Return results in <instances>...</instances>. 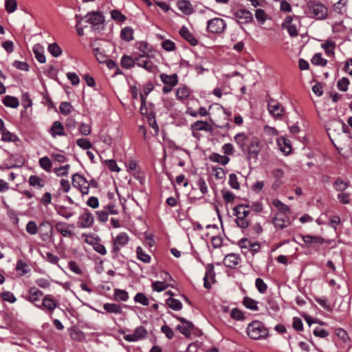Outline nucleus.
<instances>
[{"mask_svg":"<svg viewBox=\"0 0 352 352\" xmlns=\"http://www.w3.org/2000/svg\"><path fill=\"white\" fill-rule=\"evenodd\" d=\"M233 212L237 226L243 230L248 228L250 223L249 205L239 204L233 208Z\"/></svg>","mask_w":352,"mask_h":352,"instance_id":"f257e3e1","label":"nucleus"},{"mask_svg":"<svg viewBox=\"0 0 352 352\" xmlns=\"http://www.w3.org/2000/svg\"><path fill=\"white\" fill-rule=\"evenodd\" d=\"M248 336L253 340H259L268 336V329L259 321H254L248 324L246 330Z\"/></svg>","mask_w":352,"mask_h":352,"instance_id":"f03ea898","label":"nucleus"},{"mask_svg":"<svg viewBox=\"0 0 352 352\" xmlns=\"http://www.w3.org/2000/svg\"><path fill=\"white\" fill-rule=\"evenodd\" d=\"M130 240L129 234L124 232L118 234L112 240V258L116 259L120 256V252L122 248L127 245Z\"/></svg>","mask_w":352,"mask_h":352,"instance_id":"7ed1b4c3","label":"nucleus"},{"mask_svg":"<svg viewBox=\"0 0 352 352\" xmlns=\"http://www.w3.org/2000/svg\"><path fill=\"white\" fill-rule=\"evenodd\" d=\"M232 19L241 26L254 21L252 12L246 9H236L232 11Z\"/></svg>","mask_w":352,"mask_h":352,"instance_id":"20e7f679","label":"nucleus"},{"mask_svg":"<svg viewBox=\"0 0 352 352\" xmlns=\"http://www.w3.org/2000/svg\"><path fill=\"white\" fill-rule=\"evenodd\" d=\"M58 301L54 299L52 295H45L42 298L41 303L38 306V309L45 311V313L52 315L54 310L58 307Z\"/></svg>","mask_w":352,"mask_h":352,"instance_id":"39448f33","label":"nucleus"},{"mask_svg":"<svg viewBox=\"0 0 352 352\" xmlns=\"http://www.w3.org/2000/svg\"><path fill=\"white\" fill-rule=\"evenodd\" d=\"M261 146L260 141L258 138H250L248 141V144L246 146L245 153H247L248 158L256 159L260 153Z\"/></svg>","mask_w":352,"mask_h":352,"instance_id":"423d86ee","label":"nucleus"},{"mask_svg":"<svg viewBox=\"0 0 352 352\" xmlns=\"http://www.w3.org/2000/svg\"><path fill=\"white\" fill-rule=\"evenodd\" d=\"M226 28V23L221 18L216 17L207 22V30L211 33H221L225 30Z\"/></svg>","mask_w":352,"mask_h":352,"instance_id":"0eeeda50","label":"nucleus"},{"mask_svg":"<svg viewBox=\"0 0 352 352\" xmlns=\"http://www.w3.org/2000/svg\"><path fill=\"white\" fill-rule=\"evenodd\" d=\"M72 184L79 189L82 195H87L89 192V183L82 175L76 173L72 176Z\"/></svg>","mask_w":352,"mask_h":352,"instance_id":"6e6552de","label":"nucleus"},{"mask_svg":"<svg viewBox=\"0 0 352 352\" xmlns=\"http://www.w3.org/2000/svg\"><path fill=\"white\" fill-rule=\"evenodd\" d=\"M309 14L317 19H324L327 16V8L321 3H312L309 7Z\"/></svg>","mask_w":352,"mask_h":352,"instance_id":"1a4fd4ad","label":"nucleus"},{"mask_svg":"<svg viewBox=\"0 0 352 352\" xmlns=\"http://www.w3.org/2000/svg\"><path fill=\"white\" fill-rule=\"evenodd\" d=\"M38 236L43 241H49L53 233L52 226L47 221H42L38 226Z\"/></svg>","mask_w":352,"mask_h":352,"instance_id":"9d476101","label":"nucleus"},{"mask_svg":"<svg viewBox=\"0 0 352 352\" xmlns=\"http://www.w3.org/2000/svg\"><path fill=\"white\" fill-rule=\"evenodd\" d=\"M267 109L270 113L277 119H281L285 112L283 105L272 99L268 102Z\"/></svg>","mask_w":352,"mask_h":352,"instance_id":"9b49d317","label":"nucleus"},{"mask_svg":"<svg viewBox=\"0 0 352 352\" xmlns=\"http://www.w3.org/2000/svg\"><path fill=\"white\" fill-rule=\"evenodd\" d=\"M43 296V292L42 291L36 287H32L29 289L25 299L38 308V306L41 304L39 302Z\"/></svg>","mask_w":352,"mask_h":352,"instance_id":"f8f14e48","label":"nucleus"},{"mask_svg":"<svg viewBox=\"0 0 352 352\" xmlns=\"http://www.w3.org/2000/svg\"><path fill=\"white\" fill-rule=\"evenodd\" d=\"M85 22L90 23L93 28L97 29V26L104 23V17L101 12H91L87 14L85 17Z\"/></svg>","mask_w":352,"mask_h":352,"instance_id":"ddd939ff","label":"nucleus"},{"mask_svg":"<svg viewBox=\"0 0 352 352\" xmlns=\"http://www.w3.org/2000/svg\"><path fill=\"white\" fill-rule=\"evenodd\" d=\"M148 332L146 329L142 326H139L135 328L132 333L125 335L124 339L127 342H137L145 338Z\"/></svg>","mask_w":352,"mask_h":352,"instance_id":"4468645a","label":"nucleus"},{"mask_svg":"<svg viewBox=\"0 0 352 352\" xmlns=\"http://www.w3.org/2000/svg\"><path fill=\"white\" fill-rule=\"evenodd\" d=\"M136 65L145 69L149 72H153L155 69V65L148 58L146 54H140L135 57Z\"/></svg>","mask_w":352,"mask_h":352,"instance_id":"2eb2a0df","label":"nucleus"},{"mask_svg":"<svg viewBox=\"0 0 352 352\" xmlns=\"http://www.w3.org/2000/svg\"><path fill=\"white\" fill-rule=\"evenodd\" d=\"M94 222L93 214L88 210H85L78 217V226L81 228H89Z\"/></svg>","mask_w":352,"mask_h":352,"instance_id":"dca6fc26","label":"nucleus"},{"mask_svg":"<svg viewBox=\"0 0 352 352\" xmlns=\"http://www.w3.org/2000/svg\"><path fill=\"white\" fill-rule=\"evenodd\" d=\"M274 227L278 229H283L290 225V220L287 214L278 213L272 219Z\"/></svg>","mask_w":352,"mask_h":352,"instance_id":"f3484780","label":"nucleus"},{"mask_svg":"<svg viewBox=\"0 0 352 352\" xmlns=\"http://www.w3.org/2000/svg\"><path fill=\"white\" fill-rule=\"evenodd\" d=\"M302 239L303 242L309 248L317 245H322L324 242V239L323 237L317 235H303L302 236Z\"/></svg>","mask_w":352,"mask_h":352,"instance_id":"a211bd4d","label":"nucleus"},{"mask_svg":"<svg viewBox=\"0 0 352 352\" xmlns=\"http://www.w3.org/2000/svg\"><path fill=\"white\" fill-rule=\"evenodd\" d=\"M69 228H74V225L67 224L65 222H57L55 224V228L65 237H72L74 236L73 232L69 229Z\"/></svg>","mask_w":352,"mask_h":352,"instance_id":"6ab92c4d","label":"nucleus"},{"mask_svg":"<svg viewBox=\"0 0 352 352\" xmlns=\"http://www.w3.org/2000/svg\"><path fill=\"white\" fill-rule=\"evenodd\" d=\"M48 132L54 138H56L57 136H65L66 135L64 126L60 121L54 122Z\"/></svg>","mask_w":352,"mask_h":352,"instance_id":"aec40b11","label":"nucleus"},{"mask_svg":"<svg viewBox=\"0 0 352 352\" xmlns=\"http://www.w3.org/2000/svg\"><path fill=\"white\" fill-rule=\"evenodd\" d=\"M241 261V257L239 254L230 253L227 254L223 259V264L230 268H234Z\"/></svg>","mask_w":352,"mask_h":352,"instance_id":"412c9836","label":"nucleus"},{"mask_svg":"<svg viewBox=\"0 0 352 352\" xmlns=\"http://www.w3.org/2000/svg\"><path fill=\"white\" fill-rule=\"evenodd\" d=\"M215 273L214 267L212 265H208L206 268L205 276L204 278V287L209 289L211 287V284L214 283Z\"/></svg>","mask_w":352,"mask_h":352,"instance_id":"4be33fe9","label":"nucleus"},{"mask_svg":"<svg viewBox=\"0 0 352 352\" xmlns=\"http://www.w3.org/2000/svg\"><path fill=\"white\" fill-rule=\"evenodd\" d=\"M234 139L238 146L243 153H245L246 151V146L248 144V141L250 138L244 133H239L234 136Z\"/></svg>","mask_w":352,"mask_h":352,"instance_id":"5701e85b","label":"nucleus"},{"mask_svg":"<svg viewBox=\"0 0 352 352\" xmlns=\"http://www.w3.org/2000/svg\"><path fill=\"white\" fill-rule=\"evenodd\" d=\"M160 78L165 85L175 87L178 83V76L176 74L168 75L165 73H162L160 75Z\"/></svg>","mask_w":352,"mask_h":352,"instance_id":"b1692460","label":"nucleus"},{"mask_svg":"<svg viewBox=\"0 0 352 352\" xmlns=\"http://www.w3.org/2000/svg\"><path fill=\"white\" fill-rule=\"evenodd\" d=\"M191 129L192 131H210L212 130V126L207 122L198 120L191 124Z\"/></svg>","mask_w":352,"mask_h":352,"instance_id":"393cba45","label":"nucleus"},{"mask_svg":"<svg viewBox=\"0 0 352 352\" xmlns=\"http://www.w3.org/2000/svg\"><path fill=\"white\" fill-rule=\"evenodd\" d=\"M177 7L184 14L189 15L191 14L194 10L190 3L187 0H181L177 2Z\"/></svg>","mask_w":352,"mask_h":352,"instance_id":"a878e982","label":"nucleus"},{"mask_svg":"<svg viewBox=\"0 0 352 352\" xmlns=\"http://www.w3.org/2000/svg\"><path fill=\"white\" fill-rule=\"evenodd\" d=\"M277 143L280 147V150L285 153L289 155L292 151L290 141L285 138H280L278 140Z\"/></svg>","mask_w":352,"mask_h":352,"instance_id":"bb28decb","label":"nucleus"},{"mask_svg":"<svg viewBox=\"0 0 352 352\" xmlns=\"http://www.w3.org/2000/svg\"><path fill=\"white\" fill-rule=\"evenodd\" d=\"M179 34L184 38L188 41L190 45L195 46L197 44V39L190 32L186 27L183 26L179 30Z\"/></svg>","mask_w":352,"mask_h":352,"instance_id":"cd10ccee","label":"nucleus"},{"mask_svg":"<svg viewBox=\"0 0 352 352\" xmlns=\"http://www.w3.org/2000/svg\"><path fill=\"white\" fill-rule=\"evenodd\" d=\"M103 309L109 314H120L122 312V306L116 303H104Z\"/></svg>","mask_w":352,"mask_h":352,"instance_id":"c85d7f7f","label":"nucleus"},{"mask_svg":"<svg viewBox=\"0 0 352 352\" xmlns=\"http://www.w3.org/2000/svg\"><path fill=\"white\" fill-rule=\"evenodd\" d=\"M93 47L94 54L97 60L100 63H104L108 58L103 50H101L99 47L96 46V43L91 44Z\"/></svg>","mask_w":352,"mask_h":352,"instance_id":"c756f323","label":"nucleus"},{"mask_svg":"<svg viewBox=\"0 0 352 352\" xmlns=\"http://www.w3.org/2000/svg\"><path fill=\"white\" fill-rule=\"evenodd\" d=\"M120 65L124 69H131L136 65L135 57L133 58L130 56L124 55L121 58Z\"/></svg>","mask_w":352,"mask_h":352,"instance_id":"7c9ffc66","label":"nucleus"},{"mask_svg":"<svg viewBox=\"0 0 352 352\" xmlns=\"http://www.w3.org/2000/svg\"><path fill=\"white\" fill-rule=\"evenodd\" d=\"M193 329L194 325L192 322H186V324L177 326V329L187 338L190 336L191 331Z\"/></svg>","mask_w":352,"mask_h":352,"instance_id":"2f4dec72","label":"nucleus"},{"mask_svg":"<svg viewBox=\"0 0 352 352\" xmlns=\"http://www.w3.org/2000/svg\"><path fill=\"white\" fill-rule=\"evenodd\" d=\"M190 94V89L186 85L180 86L176 91V97L180 100H186Z\"/></svg>","mask_w":352,"mask_h":352,"instance_id":"473e14b6","label":"nucleus"},{"mask_svg":"<svg viewBox=\"0 0 352 352\" xmlns=\"http://www.w3.org/2000/svg\"><path fill=\"white\" fill-rule=\"evenodd\" d=\"M209 158L210 161L221 164L222 165H226L230 161V158L228 156L221 155L215 153H212Z\"/></svg>","mask_w":352,"mask_h":352,"instance_id":"72a5a7b5","label":"nucleus"},{"mask_svg":"<svg viewBox=\"0 0 352 352\" xmlns=\"http://www.w3.org/2000/svg\"><path fill=\"white\" fill-rule=\"evenodd\" d=\"M349 186V183L347 181H344L340 177L337 178L333 184V188L337 191L343 192Z\"/></svg>","mask_w":352,"mask_h":352,"instance_id":"f704fd0d","label":"nucleus"},{"mask_svg":"<svg viewBox=\"0 0 352 352\" xmlns=\"http://www.w3.org/2000/svg\"><path fill=\"white\" fill-rule=\"evenodd\" d=\"M56 212L61 217L68 219L74 215V212L67 207L59 206L55 208Z\"/></svg>","mask_w":352,"mask_h":352,"instance_id":"c9c22d12","label":"nucleus"},{"mask_svg":"<svg viewBox=\"0 0 352 352\" xmlns=\"http://www.w3.org/2000/svg\"><path fill=\"white\" fill-rule=\"evenodd\" d=\"M33 52L35 54V58L39 63H45L46 59L43 53V49L41 45L38 44L35 45L33 47Z\"/></svg>","mask_w":352,"mask_h":352,"instance_id":"e433bc0d","label":"nucleus"},{"mask_svg":"<svg viewBox=\"0 0 352 352\" xmlns=\"http://www.w3.org/2000/svg\"><path fill=\"white\" fill-rule=\"evenodd\" d=\"M241 248L250 249L253 252H258L260 250V245L258 243H252L248 239H243L240 241Z\"/></svg>","mask_w":352,"mask_h":352,"instance_id":"4c0bfd02","label":"nucleus"},{"mask_svg":"<svg viewBox=\"0 0 352 352\" xmlns=\"http://www.w3.org/2000/svg\"><path fill=\"white\" fill-rule=\"evenodd\" d=\"M120 37L126 42L133 40V30L130 27L124 28L120 32Z\"/></svg>","mask_w":352,"mask_h":352,"instance_id":"58836bf2","label":"nucleus"},{"mask_svg":"<svg viewBox=\"0 0 352 352\" xmlns=\"http://www.w3.org/2000/svg\"><path fill=\"white\" fill-rule=\"evenodd\" d=\"M113 298L118 301L125 302L129 299L128 292L120 289H115L113 292Z\"/></svg>","mask_w":352,"mask_h":352,"instance_id":"ea45409f","label":"nucleus"},{"mask_svg":"<svg viewBox=\"0 0 352 352\" xmlns=\"http://www.w3.org/2000/svg\"><path fill=\"white\" fill-rule=\"evenodd\" d=\"M38 164L46 172L50 173L52 171V162L48 157L45 156L40 158Z\"/></svg>","mask_w":352,"mask_h":352,"instance_id":"a19ab883","label":"nucleus"},{"mask_svg":"<svg viewBox=\"0 0 352 352\" xmlns=\"http://www.w3.org/2000/svg\"><path fill=\"white\" fill-rule=\"evenodd\" d=\"M16 271L22 276L28 274L30 271V269L28 264L22 260H19L16 263Z\"/></svg>","mask_w":352,"mask_h":352,"instance_id":"79ce46f5","label":"nucleus"},{"mask_svg":"<svg viewBox=\"0 0 352 352\" xmlns=\"http://www.w3.org/2000/svg\"><path fill=\"white\" fill-rule=\"evenodd\" d=\"M3 103L5 106L12 108H16L19 105V100L14 96H6L3 99Z\"/></svg>","mask_w":352,"mask_h":352,"instance_id":"37998d69","label":"nucleus"},{"mask_svg":"<svg viewBox=\"0 0 352 352\" xmlns=\"http://www.w3.org/2000/svg\"><path fill=\"white\" fill-rule=\"evenodd\" d=\"M28 182L30 186L38 188H41L45 185L43 179L37 175L30 176Z\"/></svg>","mask_w":352,"mask_h":352,"instance_id":"c03bdc74","label":"nucleus"},{"mask_svg":"<svg viewBox=\"0 0 352 352\" xmlns=\"http://www.w3.org/2000/svg\"><path fill=\"white\" fill-rule=\"evenodd\" d=\"M1 140L3 142H15L19 141V138L14 133H12L5 129L1 132Z\"/></svg>","mask_w":352,"mask_h":352,"instance_id":"a18cd8bd","label":"nucleus"},{"mask_svg":"<svg viewBox=\"0 0 352 352\" xmlns=\"http://www.w3.org/2000/svg\"><path fill=\"white\" fill-rule=\"evenodd\" d=\"M272 204L278 210L280 214H287L289 212V208L288 206L283 204L279 199H275L272 201Z\"/></svg>","mask_w":352,"mask_h":352,"instance_id":"49530a36","label":"nucleus"},{"mask_svg":"<svg viewBox=\"0 0 352 352\" xmlns=\"http://www.w3.org/2000/svg\"><path fill=\"white\" fill-rule=\"evenodd\" d=\"M137 258L144 263H148L151 261V256L146 254L140 246L136 248Z\"/></svg>","mask_w":352,"mask_h":352,"instance_id":"de8ad7c7","label":"nucleus"},{"mask_svg":"<svg viewBox=\"0 0 352 352\" xmlns=\"http://www.w3.org/2000/svg\"><path fill=\"white\" fill-rule=\"evenodd\" d=\"M243 305L250 310L256 311L258 309V302L250 297H245L243 298Z\"/></svg>","mask_w":352,"mask_h":352,"instance_id":"09e8293b","label":"nucleus"},{"mask_svg":"<svg viewBox=\"0 0 352 352\" xmlns=\"http://www.w3.org/2000/svg\"><path fill=\"white\" fill-rule=\"evenodd\" d=\"M311 62L313 65L325 66L327 64V60L322 58L321 53H316L312 57Z\"/></svg>","mask_w":352,"mask_h":352,"instance_id":"8fccbe9b","label":"nucleus"},{"mask_svg":"<svg viewBox=\"0 0 352 352\" xmlns=\"http://www.w3.org/2000/svg\"><path fill=\"white\" fill-rule=\"evenodd\" d=\"M166 303L170 308L175 311H179L182 309V304L177 299L169 298L166 300Z\"/></svg>","mask_w":352,"mask_h":352,"instance_id":"3c124183","label":"nucleus"},{"mask_svg":"<svg viewBox=\"0 0 352 352\" xmlns=\"http://www.w3.org/2000/svg\"><path fill=\"white\" fill-rule=\"evenodd\" d=\"M47 50L52 54V56L56 58L58 57L62 54V50L56 43L50 44L48 45Z\"/></svg>","mask_w":352,"mask_h":352,"instance_id":"603ef678","label":"nucleus"},{"mask_svg":"<svg viewBox=\"0 0 352 352\" xmlns=\"http://www.w3.org/2000/svg\"><path fill=\"white\" fill-rule=\"evenodd\" d=\"M267 309L270 314H274L279 311V306L275 300L270 298L267 300Z\"/></svg>","mask_w":352,"mask_h":352,"instance_id":"864d4df0","label":"nucleus"},{"mask_svg":"<svg viewBox=\"0 0 352 352\" xmlns=\"http://www.w3.org/2000/svg\"><path fill=\"white\" fill-rule=\"evenodd\" d=\"M25 230L28 234L34 235L38 232V226L35 221H30L26 224Z\"/></svg>","mask_w":352,"mask_h":352,"instance_id":"5fc2aeb1","label":"nucleus"},{"mask_svg":"<svg viewBox=\"0 0 352 352\" xmlns=\"http://www.w3.org/2000/svg\"><path fill=\"white\" fill-rule=\"evenodd\" d=\"M322 47L328 56L334 54L335 43L332 41H327L322 44Z\"/></svg>","mask_w":352,"mask_h":352,"instance_id":"6e6d98bb","label":"nucleus"},{"mask_svg":"<svg viewBox=\"0 0 352 352\" xmlns=\"http://www.w3.org/2000/svg\"><path fill=\"white\" fill-rule=\"evenodd\" d=\"M134 301L144 306L149 305L148 298L143 293L141 292L136 294L134 297Z\"/></svg>","mask_w":352,"mask_h":352,"instance_id":"4d7b16f0","label":"nucleus"},{"mask_svg":"<svg viewBox=\"0 0 352 352\" xmlns=\"http://www.w3.org/2000/svg\"><path fill=\"white\" fill-rule=\"evenodd\" d=\"M5 9L8 13H12L17 9V2L16 0H6Z\"/></svg>","mask_w":352,"mask_h":352,"instance_id":"13d9d810","label":"nucleus"},{"mask_svg":"<svg viewBox=\"0 0 352 352\" xmlns=\"http://www.w3.org/2000/svg\"><path fill=\"white\" fill-rule=\"evenodd\" d=\"M76 144L82 149L87 150L92 147L91 142L86 138H79L76 140Z\"/></svg>","mask_w":352,"mask_h":352,"instance_id":"bf43d9fd","label":"nucleus"},{"mask_svg":"<svg viewBox=\"0 0 352 352\" xmlns=\"http://www.w3.org/2000/svg\"><path fill=\"white\" fill-rule=\"evenodd\" d=\"M69 168V164H66L58 168H55L54 169V172L58 177L67 176L68 175V170Z\"/></svg>","mask_w":352,"mask_h":352,"instance_id":"052dcab7","label":"nucleus"},{"mask_svg":"<svg viewBox=\"0 0 352 352\" xmlns=\"http://www.w3.org/2000/svg\"><path fill=\"white\" fill-rule=\"evenodd\" d=\"M168 284L164 281H155L152 284V288L157 292H162L168 287Z\"/></svg>","mask_w":352,"mask_h":352,"instance_id":"680f3d73","label":"nucleus"},{"mask_svg":"<svg viewBox=\"0 0 352 352\" xmlns=\"http://www.w3.org/2000/svg\"><path fill=\"white\" fill-rule=\"evenodd\" d=\"M349 85V80L346 77H342L338 81L337 87L339 90L342 91H346L348 89V86Z\"/></svg>","mask_w":352,"mask_h":352,"instance_id":"e2e57ef3","label":"nucleus"},{"mask_svg":"<svg viewBox=\"0 0 352 352\" xmlns=\"http://www.w3.org/2000/svg\"><path fill=\"white\" fill-rule=\"evenodd\" d=\"M72 106L69 102H61L59 109L61 113L64 115H68L72 111Z\"/></svg>","mask_w":352,"mask_h":352,"instance_id":"0e129e2a","label":"nucleus"},{"mask_svg":"<svg viewBox=\"0 0 352 352\" xmlns=\"http://www.w3.org/2000/svg\"><path fill=\"white\" fill-rule=\"evenodd\" d=\"M255 285L258 291L261 294H264L267 288L266 283L261 278H257L256 279Z\"/></svg>","mask_w":352,"mask_h":352,"instance_id":"69168bd1","label":"nucleus"},{"mask_svg":"<svg viewBox=\"0 0 352 352\" xmlns=\"http://www.w3.org/2000/svg\"><path fill=\"white\" fill-rule=\"evenodd\" d=\"M104 163L111 171L116 173L120 171V168L118 166V164L114 160H107Z\"/></svg>","mask_w":352,"mask_h":352,"instance_id":"338daca9","label":"nucleus"},{"mask_svg":"<svg viewBox=\"0 0 352 352\" xmlns=\"http://www.w3.org/2000/svg\"><path fill=\"white\" fill-rule=\"evenodd\" d=\"M111 18L117 22H123L126 17L120 11L113 10L111 12Z\"/></svg>","mask_w":352,"mask_h":352,"instance_id":"774afa93","label":"nucleus"}]
</instances>
